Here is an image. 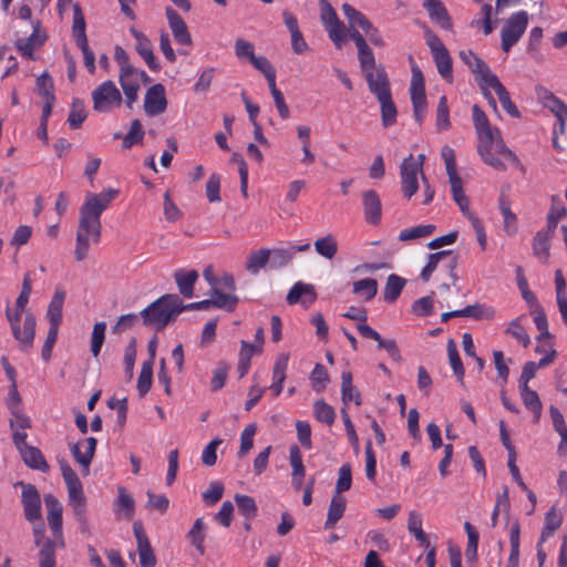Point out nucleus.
I'll use <instances>...</instances> for the list:
<instances>
[{
	"instance_id": "nucleus-11",
	"label": "nucleus",
	"mask_w": 567,
	"mask_h": 567,
	"mask_svg": "<svg viewBox=\"0 0 567 567\" xmlns=\"http://www.w3.org/2000/svg\"><path fill=\"white\" fill-rule=\"evenodd\" d=\"M370 92L377 100L392 95L391 84L384 66L379 65L374 71L363 73Z\"/></svg>"
},
{
	"instance_id": "nucleus-23",
	"label": "nucleus",
	"mask_w": 567,
	"mask_h": 567,
	"mask_svg": "<svg viewBox=\"0 0 567 567\" xmlns=\"http://www.w3.org/2000/svg\"><path fill=\"white\" fill-rule=\"evenodd\" d=\"M65 297V290L62 287H56L47 310V318L52 327H60L62 322V310Z\"/></svg>"
},
{
	"instance_id": "nucleus-16",
	"label": "nucleus",
	"mask_w": 567,
	"mask_h": 567,
	"mask_svg": "<svg viewBox=\"0 0 567 567\" xmlns=\"http://www.w3.org/2000/svg\"><path fill=\"white\" fill-rule=\"evenodd\" d=\"M130 32L136 40V52L142 56V59L145 61V63L152 71H158L161 66L153 53V45L148 38L134 27L130 29Z\"/></svg>"
},
{
	"instance_id": "nucleus-24",
	"label": "nucleus",
	"mask_w": 567,
	"mask_h": 567,
	"mask_svg": "<svg viewBox=\"0 0 567 567\" xmlns=\"http://www.w3.org/2000/svg\"><path fill=\"white\" fill-rule=\"evenodd\" d=\"M114 511L117 517L132 519L135 513V502L125 487H117V498L114 503Z\"/></svg>"
},
{
	"instance_id": "nucleus-57",
	"label": "nucleus",
	"mask_w": 567,
	"mask_h": 567,
	"mask_svg": "<svg viewBox=\"0 0 567 567\" xmlns=\"http://www.w3.org/2000/svg\"><path fill=\"white\" fill-rule=\"evenodd\" d=\"M516 278H517V286L522 293L523 299L529 305V306H537L538 301L535 296V293L529 290L527 279L524 275L523 268L520 266L516 267Z\"/></svg>"
},
{
	"instance_id": "nucleus-59",
	"label": "nucleus",
	"mask_w": 567,
	"mask_h": 567,
	"mask_svg": "<svg viewBox=\"0 0 567 567\" xmlns=\"http://www.w3.org/2000/svg\"><path fill=\"white\" fill-rule=\"evenodd\" d=\"M551 237L548 236V233H540L539 230L536 233L533 240V250L535 256L539 259L546 260L549 257V239Z\"/></svg>"
},
{
	"instance_id": "nucleus-5",
	"label": "nucleus",
	"mask_w": 567,
	"mask_h": 567,
	"mask_svg": "<svg viewBox=\"0 0 567 567\" xmlns=\"http://www.w3.org/2000/svg\"><path fill=\"white\" fill-rule=\"evenodd\" d=\"M424 38L433 60L435 62L439 74L447 82L453 81L452 58L442 40L427 27L424 30Z\"/></svg>"
},
{
	"instance_id": "nucleus-6",
	"label": "nucleus",
	"mask_w": 567,
	"mask_h": 567,
	"mask_svg": "<svg viewBox=\"0 0 567 567\" xmlns=\"http://www.w3.org/2000/svg\"><path fill=\"white\" fill-rule=\"evenodd\" d=\"M527 25L528 13L525 10H519L511 14L501 31L502 50L504 52H509L513 45L520 40Z\"/></svg>"
},
{
	"instance_id": "nucleus-26",
	"label": "nucleus",
	"mask_w": 567,
	"mask_h": 567,
	"mask_svg": "<svg viewBox=\"0 0 567 567\" xmlns=\"http://www.w3.org/2000/svg\"><path fill=\"white\" fill-rule=\"evenodd\" d=\"M347 507V499L342 495L333 494L327 514V519L324 522V528L331 529L336 526V524L342 518Z\"/></svg>"
},
{
	"instance_id": "nucleus-2",
	"label": "nucleus",
	"mask_w": 567,
	"mask_h": 567,
	"mask_svg": "<svg viewBox=\"0 0 567 567\" xmlns=\"http://www.w3.org/2000/svg\"><path fill=\"white\" fill-rule=\"evenodd\" d=\"M32 291V278L28 272L23 277L21 291L16 300V310L12 311L10 307L6 309L7 319L11 326L12 334L19 342L22 351L31 349L35 334V318L33 313L25 312L23 324L21 326V316L29 302Z\"/></svg>"
},
{
	"instance_id": "nucleus-31",
	"label": "nucleus",
	"mask_w": 567,
	"mask_h": 567,
	"mask_svg": "<svg viewBox=\"0 0 567 567\" xmlns=\"http://www.w3.org/2000/svg\"><path fill=\"white\" fill-rule=\"evenodd\" d=\"M178 290L185 298H192L194 293V285L198 279L196 270L179 269L174 275Z\"/></svg>"
},
{
	"instance_id": "nucleus-38",
	"label": "nucleus",
	"mask_w": 567,
	"mask_h": 567,
	"mask_svg": "<svg viewBox=\"0 0 567 567\" xmlns=\"http://www.w3.org/2000/svg\"><path fill=\"white\" fill-rule=\"evenodd\" d=\"M422 523L423 519L420 513L415 511H411L409 513L408 530L415 537L417 542H420L422 546L429 547V536L424 533L422 528Z\"/></svg>"
},
{
	"instance_id": "nucleus-21",
	"label": "nucleus",
	"mask_w": 567,
	"mask_h": 567,
	"mask_svg": "<svg viewBox=\"0 0 567 567\" xmlns=\"http://www.w3.org/2000/svg\"><path fill=\"white\" fill-rule=\"evenodd\" d=\"M47 40L44 34L39 32L38 28H34L32 33L28 38L18 39L16 47L22 56L33 60V53L35 50L41 48Z\"/></svg>"
},
{
	"instance_id": "nucleus-33",
	"label": "nucleus",
	"mask_w": 567,
	"mask_h": 567,
	"mask_svg": "<svg viewBox=\"0 0 567 567\" xmlns=\"http://www.w3.org/2000/svg\"><path fill=\"white\" fill-rule=\"evenodd\" d=\"M72 37L75 44L87 42L85 18L79 3L73 4Z\"/></svg>"
},
{
	"instance_id": "nucleus-61",
	"label": "nucleus",
	"mask_w": 567,
	"mask_h": 567,
	"mask_svg": "<svg viewBox=\"0 0 567 567\" xmlns=\"http://www.w3.org/2000/svg\"><path fill=\"white\" fill-rule=\"evenodd\" d=\"M352 484V472L351 465L349 463H344L338 472V481L334 488V494L342 495L343 492L350 489Z\"/></svg>"
},
{
	"instance_id": "nucleus-30",
	"label": "nucleus",
	"mask_w": 567,
	"mask_h": 567,
	"mask_svg": "<svg viewBox=\"0 0 567 567\" xmlns=\"http://www.w3.org/2000/svg\"><path fill=\"white\" fill-rule=\"evenodd\" d=\"M443 259L447 260L446 267L449 268V270L451 272V277L453 278V280L456 281L457 280V275L455 272V269L457 267L458 258L454 254L453 250H442V251H437V252H434V254H430L429 255V259H427V264L425 266L430 267L432 270L435 271V269L437 268L439 262L441 260H443Z\"/></svg>"
},
{
	"instance_id": "nucleus-56",
	"label": "nucleus",
	"mask_w": 567,
	"mask_h": 567,
	"mask_svg": "<svg viewBox=\"0 0 567 567\" xmlns=\"http://www.w3.org/2000/svg\"><path fill=\"white\" fill-rule=\"evenodd\" d=\"M228 371H229V365L226 362H224V361L218 362V364L216 365V368L213 371V377L210 380V390L213 392H216L225 386L227 378H228Z\"/></svg>"
},
{
	"instance_id": "nucleus-54",
	"label": "nucleus",
	"mask_w": 567,
	"mask_h": 567,
	"mask_svg": "<svg viewBox=\"0 0 567 567\" xmlns=\"http://www.w3.org/2000/svg\"><path fill=\"white\" fill-rule=\"evenodd\" d=\"M450 126L451 122L447 97L442 95L436 106V128L439 131H447Z\"/></svg>"
},
{
	"instance_id": "nucleus-44",
	"label": "nucleus",
	"mask_w": 567,
	"mask_h": 567,
	"mask_svg": "<svg viewBox=\"0 0 567 567\" xmlns=\"http://www.w3.org/2000/svg\"><path fill=\"white\" fill-rule=\"evenodd\" d=\"M341 9L351 28L359 27L365 31L372 24L363 13L349 3H343Z\"/></svg>"
},
{
	"instance_id": "nucleus-4",
	"label": "nucleus",
	"mask_w": 567,
	"mask_h": 567,
	"mask_svg": "<svg viewBox=\"0 0 567 567\" xmlns=\"http://www.w3.org/2000/svg\"><path fill=\"white\" fill-rule=\"evenodd\" d=\"M473 123L478 136L477 152L482 161L496 171L505 172L506 165L495 155L491 154V143L493 142V130L488 118L478 105L472 107Z\"/></svg>"
},
{
	"instance_id": "nucleus-20",
	"label": "nucleus",
	"mask_w": 567,
	"mask_h": 567,
	"mask_svg": "<svg viewBox=\"0 0 567 567\" xmlns=\"http://www.w3.org/2000/svg\"><path fill=\"white\" fill-rule=\"evenodd\" d=\"M423 7L433 22L444 30L452 29L451 17L441 0H424Z\"/></svg>"
},
{
	"instance_id": "nucleus-34",
	"label": "nucleus",
	"mask_w": 567,
	"mask_h": 567,
	"mask_svg": "<svg viewBox=\"0 0 567 567\" xmlns=\"http://www.w3.org/2000/svg\"><path fill=\"white\" fill-rule=\"evenodd\" d=\"M341 399L343 404L353 402L355 405L361 404V395L352 383V374L350 371H343L341 375Z\"/></svg>"
},
{
	"instance_id": "nucleus-17",
	"label": "nucleus",
	"mask_w": 567,
	"mask_h": 567,
	"mask_svg": "<svg viewBox=\"0 0 567 567\" xmlns=\"http://www.w3.org/2000/svg\"><path fill=\"white\" fill-rule=\"evenodd\" d=\"M44 504L47 507V519L48 524L54 536H59L62 534V512L63 507L59 499L52 494H47L44 496Z\"/></svg>"
},
{
	"instance_id": "nucleus-63",
	"label": "nucleus",
	"mask_w": 567,
	"mask_h": 567,
	"mask_svg": "<svg viewBox=\"0 0 567 567\" xmlns=\"http://www.w3.org/2000/svg\"><path fill=\"white\" fill-rule=\"evenodd\" d=\"M39 556V567H55V546L51 539L43 543Z\"/></svg>"
},
{
	"instance_id": "nucleus-27",
	"label": "nucleus",
	"mask_w": 567,
	"mask_h": 567,
	"mask_svg": "<svg viewBox=\"0 0 567 567\" xmlns=\"http://www.w3.org/2000/svg\"><path fill=\"white\" fill-rule=\"evenodd\" d=\"M509 555L505 567H518L519 546H520V526L517 519L509 525Z\"/></svg>"
},
{
	"instance_id": "nucleus-43",
	"label": "nucleus",
	"mask_w": 567,
	"mask_h": 567,
	"mask_svg": "<svg viewBox=\"0 0 567 567\" xmlns=\"http://www.w3.org/2000/svg\"><path fill=\"white\" fill-rule=\"evenodd\" d=\"M205 529L206 525L204 523V519L197 518L187 534V538L189 539L190 544L196 547L200 555H204L205 553Z\"/></svg>"
},
{
	"instance_id": "nucleus-40",
	"label": "nucleus",
	"mask_w": 567,
	"mask_h": 567,
	"mask_svg": "<svg viewBox=\"0 0 567 567\" xmlns=\"http://www.w3.org/2000/svg\"><path fill=\"white\" fill-rule=\"evenodd\" d=\"M404 286L405 279L395 274L390 275L384 287V300L389 303H393L400 297Z\"/></svg>"
},
{
	"instance_id": "nucleus-45",
	"label": "nucleus",
	"mask_w": 567,
	"mask_h": 567,
	"mask_svg": "<svg viewBox=\"0 0 567 567\" xmlns=\"http://www.w3.org/2000/svg\"><path fill=\"white\" fill-rule=\"evenodd\" d=\"M435 231V226L432 224L417 225L412 228L403 229L399 234V240L410 241L420 238L430 237Z\"/></svg>"
},
{
	"instance_id": "nucleus-22",
	"label": "nucleus",
	"mask_w": 567,
	"mask_h": 567,
	"mask_svg": "<svg viewBox=\"0 0 567 567\" xmlns=\"http://www.w3.org/2000/svg\"><path fill=\"white\" fill-rule=\"evenodd\" d=\"M289 462L292 468L291 481L293 487L299 491L303 483L306 468L302 462V454L298 445L293 444L289 447Z\"/></svg>"
},
{
	"instance_id": "nucleus-51",
	"label": "nucleus",
	"mask_w": 567,
	"mask_h": 567,
	"mask_svg": "<svg viewBox=\"0 0 567 567\" xmlns=\"http://www.w3.org/2000/svg\"><path fill=\"white\" fill-rule=\"evenodd\" d=\"M152 378H153V360L150 359L143 362L138 380H137V391L141 396H144L152 386Z\"/></svg>"
},
{
	"instance_id": "nucleus-62",
	"label": "nucleus",
	"mask_w": 567,
	"mask_h": 567,
	"mask_svg": "<svg viewBox=\"0 0 567 567\" xmlns=\"http://www.w3.org/2000/svg\"><path fill=\"white\" fill-rule=\"evenodd\" d=\"M144 137V131L138 120L131 123L128 133L124 136L122 146L123 148H131L134 144L140 143Z\"/></svg>"
},
{
	"instance_id": "nucleus-49",
	"label": "nucleus",
	"mask_w": 567,
	"mask_h": 567,
	"mask_svg": "<svg viewBox=\"0 0 567 567\" xmlns=\"http://www.w3.org/2000/svg\"><path fill=\"white\" fill-rule=\"evenodd\" d=\"M313 414L317 421L332 425L336 420V411L324 400H317L313 404Z\"/></svg>"
},
{
	"instance_id": "nucleus-60",
	"label": "nucleus",
	"mask_w": 567,
	"mask_h": 567,
	"mask_svg": "<svg viewBox=\"0 0 567 567\" xmlns=\"http://www.w3.org/2000/svg\"><path fill=\"white\" fill-rule=\"evenodd\" d=\"M257 432L255 423L248 424L240 434V446L238 457H244L254 446V436Z\"/></svg>"
},
{
	"instance_id": "nucleus-53",
	"label": "nucleus",
	"mask_w": 567,
	"mask_h": 567,
	"mask_svg": "<svg viewBox=\"0 0 567 567\" xmlns=\"http://www.w3.org/2000/svg\"><path fill=\"white\" fill-rule=\"evenodd\" d=\"M447 353H449V359H450L452 370H453L454 374L456 375L457 380L460 381V383L463 385L465 372H464L463 363L460 358L457 348L453 340H450L447 343Z\"/></svg>"
},
{
	"instance_id": "nucleus-35",
	"label": "nucleus",
	"mask_w": 567,
	"mask_h": 567,
	"mask_svg": "<svg viewBox=\"0 0 567 567\" xmlns=\"http://www.w3.org/2000/svg\"><path fill=\"white\" fill-rule=\"evenodd\" d=\"M520 396L527 410L534 413L535 422H538L542 415L543 405L536 391L530 390L528 385L520 384Z\"/></svg>"
},
{
	"instance_id": "nucleus-37",
	"label": "nucleus",
	"mask_w": 567,
	"mask_h": 567,
	"mask_svg": "<svg viewBox=\"0 0 567 567\" xmlns=\"http://www.w3.org/2000/svg\"><path fill=\"white\" fill-rule=\"evenodd\" d=\"M498 207L503 216L504 230L507 235L512 236L517 231V217L511 209V203L505 196L498 199Z\"/></svg>"
},
{
	"instance_id": "nucleus-13",
	"label": "nucleus",
	"mask_w": 567,
	"mask_h": 567,
	"mask_svg": "<svg viewBox=\"0 0 567 567\" xmlns=\"http://www.w3.org/2000/svg\"><path fill=\"white\" fill-rule=\"evenodd\" d=\"M21 502L25 519L33 523L41 518V499L38 489L32 484H25L22 488Z\"/></svg>"
},
{
	"instance_id": "nucleus-15",
	"label": "nucleus",
	"mask_w": 567,
	"mask_h": 567,
	"mask_svg": "<svg viewBox=\"0 0 567 567\" xmlns=\"http://www.w3.org/2000/svg\"><path fill=\"white\" fill-rule=\"evenodd\" d=\"M165 14L175 41L182 45H190L192 37L184 19L171 7L165 9Z\"/></svg>"
},
{
	"instance_id": "nucleus-39",
	"label": "nucleus",
	"mask_w": 567,
	"mask_h": 567,
	"mask_svg": "<svg viewBox=\"0 0 567 567\" xmlns=\"http://www.w3.org/2000/svg\"><path fill=\"white\" fill-rule=\"evenodd\" d=\"M270 249L260 248L249 255L246 269L251 275H257L270 261Z\"/></svg>"
},
{
	"instance_id": "nucleus-8",
	"label": "nucleus",
	"mask_w": 567,
	"mask_h": 567,
	"mask_svg": "<svg viewBox=\"0 0 567 567\" xmlns=\"http://www.w3.org/2000/svg\"><path fill=\"white\" fill-rule=\"evenodd\" d=\"M92 100L95 111L106 113L121 105L122 95L115 83L107 80L93 90Z\"/></svg>"
},
{
	"instance_id": "nucleus-7",
	"label": "nucleus",
	"mask_w": 567,
	"mask_h": 567,
	"mask_svg": "<svg viewBox=\"0 0 567 567\" xmlns=\"http://www.w3.org/2000/svg\"><path fill=\"white\" fill-rule=\"evenodd\" d=\"M424 155L415 159L413 155L404 158L400 166V178L402 192L405 198L410 199L419 189L417 175L422 173Z\"/></svg>"
},
{
	"instance_id": "nucleus-41",
	"label": "nucleus",
	"mask_w": 567,
	"mask_h": 567,
	"mask_svg": "<svg viewBox=\"0 0 567 567\" xmlns=\"http://www.w3.org/2000/svg\"><path fill=\"white\" fill-rule=\"evenodd\" d=\"M313 246L318 255L330 260L334 258L338 251V241L336 237L331 234L318 238L315 241Z\"/></svg>"
},
{
	"instance_id": "nucleus-18",
	"label": "nucleus",
	"mask_w": 567,
	"mask_h": 567,
	"mask_svg": "<svg viewBox=\"0 0 567 567\" xmlns=\"http://www.w3.org/2000/svg\"><path fill=\"white\" fill-rule=\"evenodd\" d=\"M316 299L317 293L313 286L302 281L296 282L287 295V302L289 305L301 302L305 306H310L316 301Z\"/></svg>"
},
{
	"instance_id": "nucleus-50",
	"label": "nucleus",
	"mask_w": 567,
	"mask_h": 567,
	"mask_svg": "<svg viewBox=\"0 0 567 567\" xmlns=\"http://www.w3.org/2000/svg\"><path fill=\"white\" fill-rule=\"evenodd\" d=\"M464 529L467 534V547L465 550V557L468 561H475L477 558L480 535L475 527L468 522L464 524Z\"/></svg>"
},
{
	"instance_id": "nucleus-19",
	"label": "nucleus",
	"mask_w": 567,
	"mask_h": 567,
	"mask_svg": "<svg viewBox=\"0 0 567 567\" xmlns=\"http://www.w3.org/2000/svg\"><path fill=\"white\" fill-rule=\"evenodd\" d=\"M61 471L68 487L69 504L85 499L82 483L72 467L64 464L61 466Z\"/></svg>"
},
{
	"instance_id": "nucleus-32",
	"label": "nucleus",
	"mask_w": 567,
	"mask_h": 567,
	"mask_svg": "<svg viewBox=\"0 0 567 567\" xmlns=\"http://www.w3.org/2000/svg\"><path fill=\"white\" fill-rule=\"evenodd\" d=\"M24 463L34 470H39L42 472H47L49 470V465L47 461L44 460V456L42 452L34 446H22V449L19 451Z\"/></svg>"
},
{
	"instance_id": "nucleus-36",
	"label": "nucleus",
	"mask_w": 567,
	"mask_h": 567,
	"mask_svg": "<svg viewBox=\"0 0 567 567\" xmlns=\"http://www.w3.org/2000/svg\"><path fill=\"white\" fill-rule=\"evenodd\" d=\"M538 96L542 100L544 106L554 113L556 117L567 116V105L551 92L543 89L538 92Z\"/></svg>"
},
{
	"instance_id": "nucleus-47",
	"label": "nucleus",
	"mask_w": 567,
	"mask_h": 567,
	"mask_svg": "<svg viewBox=\"0 0 567 567\" xmlns=\"http://www.w3.org/2000/svg\"><path fill=\"white\" fill-rule=\"evenodd\" d=\"M234 498L237 504L238 512L245 517V519L251 520L257 516V504L251 496L236 494Z\"/></svg>"
},
{
	"instance_id": "nucleus-42",
	"label": "nucleus",
	"mask_w": 567,
	"mask_h": 567,
	"mask_svg": "<svg viewBox=\"0 0 567 567\" xmlns=\"http://www.w3.org/2000/svg\"><path fill=\"white\" fill-rule=\"evenodd\" d=\"M292 243H287L282 247L270 249V264L275 268L287 266L293 259Z\"/></svg>"
},
{
	"instance_id": "nucleus-55",
	"label": "nucleus",
	"mask_w": 567,
	"mask_h": 567,
	"mask_svg": "<svg viewBox=\"0 0 567 567\" xmlns=\"http://www.w3.org/2000/svg\"><path fill=\"white\" fill-rule=\"evenodd\" d=\"M35 85L38 93L41 95L43 100H55L54 83L49 73L44 72L41 75H39L37 78Z\"/></svg>"
},
{
	"instance_id": "nucleus-52",
	"label": "nucleus",
	"mask_w": 567,
	"mask_h": 567,
	"mask_svg": "<svg viewBox=\"0 0 567 567\" xmlns=\"http://www.w3.org/2000/svg\"><path fill=\"white\" fill-rule=\"evenodd\" d=\"M86 116L87 114L85 111L84 102L79 99H74L68 116V123L70 127L79 128L86 118Z\"/></svg>"
},
{
	"instance_id": "nucleus-3",
	"label": "nucleus",
	"mask_w": 567,
	"mask_h": 567,
	"mask_svg": "<svg viewBox=\"0 0 567 567\" xmlns=\"http://www.w3.org/2000/svg\"><path fill=\"white\" fill-rule=\"evenodd\" d=\"M183 310V301L177 295H164L143 309L141 317L145 326L161 331Z\"/></svg>"
},
{
	"instance_id": "nucleus-28",
	"label": "nucleus",
	"mask_w": 567,
	"mask_h": 567,
	"mask_svg": "<svg viewBox=\"0 0 567 567\" xmlns=\"http://www.w3.org/2000/svg\"><path fill=\"white\" fill-rule=\"evenodd\" d=\"M210 297L212 308L223 309L228 312H233L239 302V298L236 295L225 293L219 288H212Z\"/></svg>"
},
{
	"instance_id": "nucleus-12",
	"label": "nucleus",
	"mask_w": 567,
	"mask_h": 567,
	"mask_svg": "<svg viewBox=\"0 0 567 567\" xmlns=\"http://www.w3.org/2000/svg\"><path fill=\"white\" fill-rule=\"evenodd\" d=\"M167 107V100L165 87L163 84L157 83L152 85L145 94L144 110L150 116H156L165 112Z\"/></svg>"
},
{
	"instance_id": "nucleus-48",
	"label": "nucleus",
	"mask_w": 567,
	"mask_h": 567,
	"mask_svg": "<svg viewBox=\"0 0 567 567\" xmlns=\"http://www.w3.org/2000/svg\"><path fill=\"white\" fill-rule=\"evenodd\" d=\"M378 292V282L373 278H364L353 282V293L362 296L364 300H372Z\"/></svg>"
},
{
	"instance_id": "nucleus-58",
	"label": "nucleus",
	"mask_w": 567,
	"mask_h": 567,
	"mask_svg": "<svg viewBox=\"0 0 567 567\" xmlns=\"http://www.w3.org/2000/svg\"><path fill=\"white\" fill-rule=\"evenodd\" d=\"M505 332L520 342L524 348L530 344V338L525 328L520 324V318L512 320Z\"/></svg>"
},
{
	"instance_id": "nucleus-9",
	"label": "nucleus",
	"mask_w": 567,
	"mask_h": 567,
	"mask_svg": "<svg viewBox=\"0 0 567 567\" xmlns=\"http://www.w3.org/2000/svg\"><path fill=\"white\" fill-rule=\"evenodd\" d=\"M150 80L145 71L135 69L134 66L120 71L118 81L126 97V104L132 107V104L137 99V92L142 82Z\"/></svg>"
},
{
	"instance_id": "nucleus-10",
	"label": "nucleus",
	"mask_w": 567,
	"mask_h": 567,
	"mask_svg": "<svg viewBox=\"0 0 567 567\" xmlns=\"http://www.w3.org/2000/svg\"><path fill=\"white\" fill-rule=\"evenodd\" d=\"M361 203L365 223L371 226H379L382 220V203L377 190H363L361 193Z\"/></svg>"
},
{
	"instance_id": "nucleus-64",
	"label": "nucleus",
	"mask_w": 567,
	"mask_h": 567,
	"mask_svg": "<svg viewBox=\"0 0 567 567\" xmlns=\"http://www.w3.org/2000/svg\"><path fill=\"white\" fill-rule=\"evenodd\" d=\"M328 380L327 369L322 364L317 363L310 374L312 389L316 392H321L326 388Z\"/></svg>"
},
{
	"instance_id": "nucleus-25",
	"label": "nucleus",
	"mask_w": 567,
	"mask_h": 567,
	"mask_svg": "<svg viewBox=\"0 0 567 567\" xmlns=\"http://www.w3.org/2000/svg\"><path fill=\"white\" fill-rule=\"evenodd\" d=\"M288 355L281 353L275 361L272 369V383L270 385V390L272 391L275 396H279L282 392L284 382L286 380V370L288 367Z\"/></svg>"
},
{
	"instance_id": "nucleus-29",
	"label": "nucleus",
	"mask_w": 567,
	"mask_h": 567,
	"mask_svg": "<svg viewBox=\"0 0 567 567\" xmlns=\"http://www.w3.org/2000/svg\"><path fill=\"white\" fill-rule=\"evenodd\" d=\"M475 80L483 93L491 92V90L497 93L503 87H505L487 64H485L480 70V73L475 76Z\"/></svg>"
},
{
	"instance_id": "nucleus-46",
	"label": "nucleus",
	"mask_w": 567,
	"mask_h": 567,
	"mask_svg": "<svg viewBox=\"0 0 567 567\" xmlns=\"http://www.w3.org/2000/svg\"><path fill=\"white\" fill-rule=\"evenodd\" d=\"M381 110V121L384 127H390L396 122V106L393 102L392 95L378 100Z\"/></svg>"
},
{
	"instance_id": "nucleus-1",
	"label": "nucleus",
	"mask_w": 567,
	"mask_h": 567,
	"mask_svg": "<svg viewBox=\"0 0 567 567\" xmlns=\"http://www.w3.org/2000/svg\"><path fill=\"white\" fill-rule=\"evenodd\" d=\"M120 190L107 188L99 194L89 193L79 212V225L76 229L74 257L82 261L87 257L90 245L101 241L102 224L101 215L117 197Z\"/></svg>"
},
{
	"instance_id": "nucleus-14",
	"label": "nucleus",
	"mask_w": 567,
	"mask_h": 567,
	"mask_svg": "<svg viewBox=\"0 0 567 567\" xmlns=\"http://www.w3.org/2000/svg\"><path fill=\"white\" fill-rule=\"evenodd\" d=\"M96 440L94 437H86L72 445L71 453L74 460L82 466L83 473L87 474L90 465L96 450Z\"/></svg>"
}]
</instances>
